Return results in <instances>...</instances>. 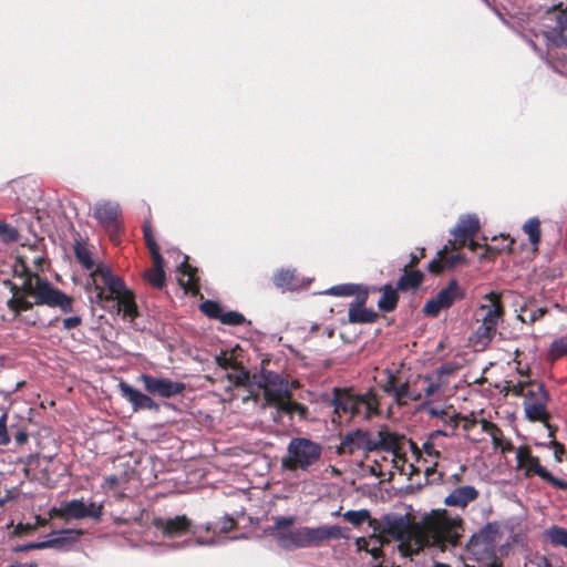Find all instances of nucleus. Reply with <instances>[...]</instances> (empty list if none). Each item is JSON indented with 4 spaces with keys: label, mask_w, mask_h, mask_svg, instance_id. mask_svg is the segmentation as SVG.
Returning <instances> with one entry per match:
<instances>
[{
    "label": "nucleus",
    "mask_w": 567,
    "mask_h": 567,
    "mask_svg": "<svg viewBox=\"0 0 567 567\" xmlns=\"http://www.w3.org/2000/svg\"><path fill=\"white\" fill-rule=\"evenodd\" d=\"M513 29L540 56L544 51L539 42L544 44L549 65L555 72L567 76V6L563 8L560 3L548 8L528 29Z\"/></svg>",
    "instance_id": "f257e3e1"
},
{
    "label": "nucleus",
    "mask_w": 567,
    "mask_h": 567,
    "mask_svg": "<svg viewBox=\"0 0 567 567\" xmlns=\"http://www.w3.org/2000/svg\"><path fill=\"white\" fill-rule=\"evenodd\" d=\"M23 271L25 277L20 287L8 281L12 297L7 301V307L14 316L22 311H29L34 306L58 308L64 315L74 311V299L71 296L54 287L47 278L31 272L24 266Z\"/></svg>",
    "instance_id": "f03ea898"
},
{
    "label": "nucleus",
    "mask_w": 567,
    "mask_h": 567,
    "mask_svg": "<svg viewBox=\"0 0 567 567\" xmlns=\"http://www.w3.org/2000/svg\"><path fill=\"white\" fill-rule=\"evenodd\" d=\"M155 528L163 537L168 539L186 536L181 542H171L164 544V548L181 549L192 546H215V537H204L203 526L194 525L186 515H176L174 517H159L154 519Z\"/></svg>",
    "instance_id": "7ed1b4c3"
},
{
    "label": "nucleus",
    "mask_w": 567,
    "mask_h": 567,
    "mask_svg": "<svg viewBox=\"0 0 567 567\" xmlns=\"http://www.w3.org/2000/svg\"><path fill=\"white\" fill-rule=\"evenodd\" d=\"M288 455L281 458V467L287 471H307L322 454V446L307 437H292L287 446Z\"/></svg>",
    "instance_id": "20e7f679"
},
{
    "label": "nucleus",
    "mask_w": 567,
    "mask_h": 567,
    "mask_svg": "<svg viewBox=\"0 0 567 567\" xmlns=\"http://www.w3.org/2000/svg\"><path fill=\"white\" fill-rule=\"evenodd\" d=\"M256 383L264 390V396L268 405H277L278 410L291 413L292 408H297V403L282 402L290 396L288 382L277 372L261 370Z\"/></svg>",
    "instance_id": "39448f33"
},
{
    "label": "nucleus",
    "mask_w": 567,
    "mask_h": 567,
    "mask_svg": "<svg viewBox=\"0 0 567 567\" xmlns=\"http://www.w3.org/2000/svg\"><path fill=\"white\" fill-rule=\"evenodd\" d=\"M410 518L406 514L390 512L379 518L369 520L373 533L388 535L396 540H403L410 532Z\"/></svg>",
    "instance_id": "423d86ee"
},
{
    "label": "nucleus",
    "mask_w": 567,
    "mask_h": 567,
    "mask_svg": "<svg viewBox=\"0 0 567 567\" xmlns=\"http://www.w3.org/2000/svg\"><path fill=\"white\" fill-rule=\"evenodd\" d=\"M461 519L451 517L446 511L439 513L430 523V533L435 545L455 544L460 537L457 528Z\"/></svg>",
    "instance_id": "0eeeda50"
},
{
    "label": "nucleus",
    "mask_w": 567,
    "mask_h": 567,
    "mask_svg": "<svg viewBox=\"0 0 567 567\" xmlns=\"http://www.w3.org/2000/svg\"><path fill=\"white\" fill-rule=\"evenodd\" d=\"M464 298V289L461 288L456 279H452L434 298H431L425 302L423 312L429 317L436 318L441 310L449 309L455 301Z\"/></svg>",
    "instance_id": "6e6552de"
},
{
    "label": "nucleus",
    "mask_w": 567,
    "mask_h": 567,
    "mask_svg": "<svg viewBox=\"0 0 567 567\" xmlns=\"http://www.w3.org/2000/svg\"><path fill=\"white\" fill-rule=\"evenodd\" d=\"M140 380L143 382L145 391L151 395H157L164 399H171L182 394L186 384L179 381H172L166 378H158L152 374L142 373Z\"/></svg>",
    "instance_id": "1a4fd4ad"
},
{
    "label": "nucleus",
    "mask_w": 567,
    "mask_h": 567,
    "mask_svg": "<svg viewBox=\"0 0 567 567\" xmlns=\"http://www.w3.org/2000/svg\"><path fill=\"white\" fill-rule=\"evenodd\" d=\"M516 458L519 465L526 467L527 473H533L537 475L543 481L550 484L557 489H567V481L554 476L549 471H547L543 465H540L538 457L532 455L526 447H518L516 452Z\"/></svg>",
    "instance_id": "9d476101"
},
{
    "label": "nucleus",
    "mask_w": 567,
    "mask_h": 567,
    "mask_svg": "<svg viewBox=\"0 0 567 567\" xmlns=\"http://www.w3.org/2000/svg\"><path fill=\"white\" fill-rule=\"evenodd\" d=\"M81 532L73 529H59L52 530L45 540L42 542H29L14 547V551H25L32 549H44V548H64L71 543L76 542L78 536Z\"/></svg>",
    "instance_id": "9b49d317"
},
{
    "label": "nucleus",
    "mask_w": 567,
    "mask_h": 567,
    "mask_svg": "<svg viewBox=\"0 0 567 567\" xmlns=\"http://www.w3.org/2000/svg\"><path fill=\"white\" fill-rule=\"evenodd\" d=\"M355 451H363L365 453L375 452L374 439L371 437L368 430L357 429L348 432L337 446V453L339 455H352Z\"/></svg>",
    "instance_id": "f8f14e48"
},
{
    "label": "nucleus",
    "mask_w": 567,
    "mask_h": 567,
    "mask_svg": "<svg viewBox=\"0 0 567 567\" xmlns=\"http://www.w3.org/2000/svg\"><path fill=\"white\" fill-rule=\"evenodd\" d=\"M62 512L66 517L74 519L92 518L100 522L103 516V504L95 502L85 504L83 498H74L63 505Z\"/></svg>",
    "instance_id": "ddd939ff"
},
{
    "label": "nucleus",
    "mask_w": 567,
    "mask_h": 567,
    "mask_svg": "<svg viewBox=\"0 0 567 567\" xmlns=\"http://www.w3.org/2000/svg\"><path fill=\"white\" fill-rule=\"evenodd\" d=\"M101 277L104 286L107 288L110 299L116 301L123 296H127L131 291L121 277L113 274L110 267L105 265H97L91 277Z\"/></svg>",
    "instance_id": "4468645a"
},
{
    "label": "nucleus",
    "mask_w": 567,
    "mask_h": 567,
    "mask_svg": "<svg viewBox=\"0 0 567 567\" xmlns=\"http://www.w3.org/2000/svg\"><path fill=\"white\" fill-rule=\"evenodd\" d=\"M307 537V548L312 546H319L326 540L348 538L346 532L348 528L340 527L338 525L331 526H319V527H307L305 526Z\"/></svg>",
    "instance_id": "2eb2a0df"
},
{
    "label": "nucleus",
    "mask_w": 567,
    "mask_h": 567,
    "mask_svg": "<svg viewBox=\"0 0 567 567\" xmlns=\"http://www.w3.org/2000/svg\"><path fill=\"white\" fill-rule=\"evenodd\" d=\"M368 295V289H363L350 303L348 311V320L350 323H372L377 320L378 313L372 308L364 307Z\"/></svg>",
    "instance_id": "dca6fc26"
},
{
    "label": "nucleus",
    "mask_w": 567,
    "mask_h": 567,
    "mask_svg": "<svg viewBox=\"0 0 567 567\" xmlns=\"http://www.w3.org/2000/svg\"><path fill=\"white\" fill-rule=\"evenodd\" d=\"M118 389L121 395L131 403L133 411L136 412L140 410H159V405L150 395L141 392L140 390L135 389L127 382L121 381L118 384Z\"/></svg>",
    "instance_id": "f3484780"
},
{
    "label": "nucleus",
    "mask_w": 567,
    "mask_h": 567,
    "mask_svg": "<svg viewBox=\"0 0 567 567\" xmlns=\"http://www.w3.org/2000/svg\"><path fill=\"white\" fill-rule=\"evenodd\" d=\"M121 206L113 202H99L94 206V218L107 229L118 230Z\"/></svg>",
    "instance_id": "a211bd4d"
},
{
    "label": "nucleus",
    "mask_w": 567,
    "mask_h": 567,
    "mask_svg": "<svg viewBox=\"0 0 567 567\" xmlns=\"http://www.w3.org/2000/svg\"><path fill=\"white\" fill-rule=\"evenodd\" d=\"M353 401L355 402L353 417L368 420L379 412V400L373 390H368L361 394L353 393Z\"/></svg>",
    "instance_id": "6ab92c4d"
},
{
    "label": "nucleus",
    "mask_w": 567,
    "mask_h": 567,
    "mask_svg": "<svg viewBox=\"0 0 567 567\" xmlns=\"http://www.w3.org/2000/svg\"><path fill=\"white\" fill-rule=\"evenodd\" d=\"M329 402L334 409V414L339 417L347 415L349 419H353L355 402L353 401V393L349 389L334 388Z\"/></svg>",
    "instance_id": "aec40b11"
},
{
    "label": "nucleus",
    "mask_w": 567,
    "mask_h": 567,
    "mask_svg": "<svg viewBox=\"0 0 567 567\" xmlns=\"http://www.w3.org/2000/svg\"><path fill=\"white\" fill-rule=\"evenodd\" d=\"M480 219L475 214L461 215L458 223L450 230V233L458 240L464 243L472 239L480 230Z\"/></svg>",
    "instance_id": "412c9836"
},
{
    "label": "nucleus",
    "mask_w": 567,
    "mask_h": 567,
    "mask_svg": "<svg viewBox=\"0 0 567 567\" xmlns=\"http://www.w3.org/2000/svg\"><path fill=\"white\" fill-rule=\"evenodd\" d=\"M275 538L277 544L286 550L307 548L305 527L277 532Z\"/></svg>",
    "instance_id": "4be33fe9"
},
{
    "label": "nucleus",
    "mask_w": 567,
    "mask_h": 567,
    "mask_svg": "<svg viewBox=\"0 0 567 567\" xmlns=\"http://www.w3.org/2000/svg\"><path fill=\"white\" fill-rule=\"evenodd\" d=\"M478 497V491L471 485L454 488L444 499V504L451 507H466Z\"/></svg>",
    "instance_id": "5701e85b"
},
{
    "label": "nucleus",
    "mask_w": 567,
    "mask_h": 567,
    "mask_svg": "<svg viewBox=\"0 0 567 567\" xmlns=\"http://www.w3.org/2000/svg\"><path fill=\"white\" fill-rule=\"evenodd\" d=\"M484 299L491 301V305H481L480 309L485 310L482 322L497 328V324L503 316V309L497 301L498 297L495 292H489L484 296Z\"/></svg>",
    "instance_id": "b1692460"
},
{
    "label": "nucleus",
    "mask_w": 567,
    "mask_h": 567,
    "mask_svg": "<svg viewBox=\"0 0 567 567\" xmlns=\"http://www.w3.org/2000/svg\"><path fill=\"white\" fill-rule=\"evenodd\" d=\"M375 452L384 451L394 453L398 449L396 435L391 432L386 426H382L378 431V439H374Z\"/></svg>",
    "instance_id": "393cba45"
},
{
    "label": "nucleus",
    "mask_w": 567,
    "mask_h": 567,
    "mask_svg": "<svg viewBox=\"0 0 567 567\" xmlns=\"http://www.w3.org/2000/svg\"><path fill=\"white\" fill-rule=\"evenodd\" d=\"M144 279L155 289H162L166 284V275L164 271V262H153V267L144 271Z\"/></svg>",
    "instance_id": "a878e982"
},
{
    "label": "nucleus",
    "mask_w": 567,
    "mask_h": 567,
    "mask_svg": "<svg viewBox=\"0 0 567 567\" xmlns=\"http://www.w3.org/2000/svg\"><path fill=\"white\" fill-rule=\"evenodd\" d=\"M424 275L419 269L405 271L398 280L396 289L400 291L416 290L423 282Z\"/></svg>",
    "instance_id": "bb28decb"
},
{
    "label": "nucleus",
    "mask_w": 567,
    "mask_h": 567,
    "mask_svg": "<svg viewBox=\"0 0 567 567\" xmlns=\"http://www.w3.org/2000/svg\"><path fill=\"white\" fill-rule=\"evenodd\" d=\"M382 296L378 301V307L383 312H391L396 308L399 301L398 289L386 284L382 288Z\"/></svg>",
    "instance_id": "cd10ccee"
},
{
    "label": "nucleus",
    "mask_w": 567,
    "mask_h": 567,
    "mask_svg": "<svg viewBox=\"0 0 567 567\" xmlns=\"http://www.w3.org/2000/svg\"><path fill=\"white\" fill-rule=\"evenodd\" d=\"M525 416L527 420L535 421H547L548 412L546 409L547 402H544L543 399H538L537 403H523Z\"/></svg>",
    "instance_id": "c85d7f7f"
},
{
    "label": "nucleus",
    "mask_w": 567,
    "mask_h": 567,
    "mask_svg": "<svg viewBox=\"0 0 567 567\" xmlns=\"http://www.w3.org/2000/svg\"><path fill=\"white\" fill-rule=\"evenodd\" d=\"M274 284L278 288L295 290L299 287L295 270L280 269L274 275Z\"/></svg>",
    "instance_id": "c756f323"
},
{
    "label": "nucleus",
    "mask_w": 567,
    "mask_h": 567,
    "mask_svg": "<svg viewBox=\"0 0 567 567\" xmlns=\"http://www.w3.org/2000/svg\"><path fill=\"white\" fill-rule=\"evenodd\" d=\"M113 308L116 310L117 313L123 312L125 317H130L131 319H134L138 315L132 290L128 292L127 296L125 295L123 296V298L117 299L113 303Z\"/></svg>",
    "instance_id": "7c9ffc66"
},
{
    "label": "nucleus",
    "mask_w": 567,
    "mask_h": 567,
    "mask_svg": "<svg viewBox=\"0 0 567 567\" xmlns=\"http://www.w3.org/2000/svg\"><path fill=\"white\" fill-rule=\"evenodd\" d=\"M363 289H367V287L362 285L357 284H341L337 286H332L328 288L327 290L322 291V295H330L336 297H349V296H357L360 293Z\"/></svg>",
    "instance_id": "2f4dec72"
},
{
    "label": "nucleus",
    "mask_w": 567,
    "mask_h": 567,
    "mask_svg": "<svg viewBox=\"0 0 567 567\" xmlns=\"http://www.w3.org/2000/svg\"><path fill=\"white\" fill-rule=\"evenodd\" d=\"M522 229L528 236L530 245L537 249L542 240L540 220L537 217H532L523 225Z\"/></svg>",
    "instance_id": "473e14b6"
},
{
    "label": "nucleus",
    "mask_w": 567,
    "mask_h": 567,
    "mask_svg": "<svg viewBox=\"0 0 567 567\" xmlns=\"http://www.w3.org/2000/svg\"><path fill=\"white\" fill-rule=\"evenodd\" d=\"M497 328L489 324L481 323L473 333V340L476 344L485 348L494 339Z\"/></svg>",
    "instance_id": "72a5a7b5"
},
{
    "label": "nucleus",
    "mask_w": 567,
    "mask_h": 567,
    "mask_svg": "<svg viewBox=\"0 0 567 567\" xmlns=\"http://www.w3.org/2000/svg\"><path fill=\"white\" fill-rule=\"evenodd\" d=\"M545 536L553 546H560L567 549V528L553 525L545 530Z\"/></svg>",
    "instance_id": "f704fd0d"
},
{
    "label": "nucleus",
    "mask_w": 567,
    "mask_h": 567,
    "mask_svg": "<svg viewBox=\"0 0 567 567\" xmlns=\"http://www.w3.org/2000/svg\"><path fill=\"white\" fill-rule=\"evenodd\" d=\"M202 526H203V532L213 533L212 537H215V539H218L216 536L217 533L227 534L229 530H231L236 526V522L234 520L233 517L225 515L224 520L221 522L220 525L215 524V523H207Z\"/></svg>",
    "instance_id": "c9c22d12"
},
{
    "label": "nucleus",
    "mask_w": 567,
    "mask_h": 567,
    "mask_svg": "<svg viewBox=\"0 0 567 567\" xmlns=\"http://www.w3.org/2000/svg\"><path fill=\"white\" fill-rule=\"evenodd\" d=\"M422 406L426 410L430 416L440 419L443 424L450 425L452 427L457 425L456 416L450 414L445 409L439 406H429L426 402L423 403Z\"/></svg>",
    "instance_id": "e433bc0d"
},
{
    "label": "nucleus",
    "mask_w": 567,
    "mask_h": 567,
    "mask_svg": "<svg viewBox=\"0 0 567 567\" xmlns=\"http://www.w3.org/2000/svg\"><path fill=\"white\" fill-rule=\"evenodd\" d=\"M342 516L346 522L350 523L354 527L361 526L363 523H365V522L369 523V520L373 519V518H371L370 511L365 509V508L358 509V511L350 509V511H347L346 513H343Z\"/></svg>",
    "instance_id": "4c0bfd02"
},
{
    "label": "nucleus",
    "mask_w": 567,
    "mask_h": 567,
    "mask_svg": "<svg viewBox=\"0 0 567 567\" xmlns=\"http://www.w3.org/2000/svg\"><path fill=\"white\" fill-rule=\"evenodd\" d=\"M499 534V525L497 522H488L477 534L485 545H491L496 542Z\"/></svg>",
    "instance_id": "58836bf2"
},
{
    "label": "nucleus",
    "mask_w": 567,
    "mask_h": 567,
    "mask_svg": "<svg viewBox=\"0 0 567 567\" xmlns=\"http://www.w3.org/2000/svg\"><path fill=\"white\" fill-rule=\"evenodd\" d=\"M74 255L78 261L86 270H90L94 267V260L92 258L90 250L79 241H76L74 245Z\"/></svg>",
    "instance_id": "ea45409f"
},
{
    "label": "nucleus",
    "mask_w": 567,
    "mask_h": 567,
    "mask_svg": "<svg viewBox=\"0 0 567 567\" xmlns=\"http://www.w3.org/2000/svg\"><path fill=\"white\" fill-rule=\"evenodd\" d=\"M548 355L553 360L567 355V334L553 340L548 350Z\"/></svg>",
    "instance_id": "a19ab883"
},
{
    "label": "nucleus",
    "mask_w": 567,
    "mask_h": 567,
    "mask_svg": "<svg viewBox=\"0 0 567 567\" xmlns=\"http://www.w3.org/2000/svg\"><path fill=\"white\" fill-rule=\"evenodd\" d=\"M392 395L399 405L403 404L406 400L417 401V396H413L408 382L393 388Z\"/></svg>",
    "instance_id": "79ce46f5"
},
{
    "label": "nucleus",
    "mask_w": 567,
    "mask_h": 567,
    "mask_svg": "<svg viewBox=\"0 0 567 567\" xmlns=\"http://www.w3.org/2000/svg\"><path fill=\"white\" fill-rule=\"evenodd\" d=\"M543 399L544 402H548L549 395L545 390L543 383H537L536 389H530L524 394L523 403H537L538 399Z\"/></svg>",
    "instance_id": "37998d69"
},
{
    "label": "nucleus",
    "mask_w": 567,
    "mask_h": 567,
    "mask_svg": "<svg viewBox=\"0 0 567 567\" xmlns=\"http://www.w3.org/2000/svg\"><path fill=\"white\" fill-rule=\"evenodd\" d=\"M200 311L212 319H218L220 321V317L223 316L221 306L214 300H205L200 305Z\"/></svg>",
    "instance_id": "c03bdc74"
},
{
    "label": "nucleus",
    "mask_w": 567,
    "mask_h": 567,
    "mask_svg": "<svg viewBox=\"0 0 567 567\" xmlns=\"http://www.w3.org/2000/svg\"><path fill=\"white\" fill-rule=\"evenodd\" d=\"M177 271L181 272L183 276L188 277L187 284L190 288H193L197 285V278H196L197 269L193 268L190 265H188V256L184 255L183 261L177 267Z\"/></svg>",
    "instance_id": "a18cd8bd"
},
{
    "label": "nucleus",
    "mask_w": 567,
    "mask_h": 567,
    "mask_svg": "<svg viewBox=\"0 0 567 567\" xmlns=\"http://www.w3.org/2000/svg\"><path fill=\"white\" fill-rule=\"evenodd\" d=\"M220 322L223 324L233 326V327L241 326L244 323H250V321L246 320L244 315H241L238 311H233V310L223 312V316L220 317Z\"/></svg>",
    "instance_id": "49530a36"
},
{
    "label": "nucleus",
    "mask_w": 567,
    "mask_h": 567,
    "mask_svg": "<svg viewBox=\"0 0 567 567\" xmlns=\"http://www.w3.org/2000/svg\"><path fill=\"white\" fill-rule=\"evenodd\" d=\"M378 533H373L370 535V547H367V553H369L374 560H378L382 556V546L383 542L380 536H377Z\"/></svg>",
    "instance_id": "de8ad7c7"
},
{
    "label": "nucleus",
    "mask_w": 567,
    "mask_h": 567,
    "mask_svg": "<svg viewBox=\"0 0 567 567\" xmlns=\"http://www.w3.org/2000/svg\"><path fill=\"white\" fill-rule=\"evenodd\" d=\"M295 520L296 518L293 516L277 517L274 526L269 527L267 532L275 536L277 532L286 530L287 527L293 525Z\"/></svg>",
    "instance_id": "09e8293b"
},
{
    "label": "nucleus",
    "mask_w": 567,
    "mask_h": 567,
    "mask_svg": "<svg viewBox=\"0 0 567 567\" xmlns=\"http://www.w3.org/2000/svg\"><path fill=\"white\" fill-rule=\"evenodd\" d=\"M0 237L6 243H13L19 239V231L6 221H0Z\"/></svg>",
    "instance_id": "8fccbe9b"
},
{
    "label": "nucleus",
    "mask_w": 567,
    "mask_h": 567,
    "mask_svg": "<svg viewBox=\"0 0 567 567\" xmlns=\"http://www.w3.org/2000/svg\"><path fill=\"white\" fill-rule=\"evenodd\" d=\"M546 312H547V308L540 307V308H537L536 310L530 311L528 316L518 315L517 318L522 322L532 324L535 321H537L538 319H540Z\"/></svg>",
    "instance_id": "3c124183"
},
{
    "label": "nucleus",
    "mask_w": 567,
    "mask_h": 567,
    "mask_svg": "<svg viewBox=\"0 0 567 567\" xmlns=\"http://www.w3.org/2000/svg\"><path fill=\"white\" fill-rule=\"evenodd\" d=\"M228 379L233 381L236 385H246L250 381V373L249 371L241 369L236 374H228Z\"/></svg>",
    "instance_id": "603ef678"
},
{
    "label": "nucleus",
    "mask_w": 567,
    "mask_h": 567,
    "mask_svg": "<svg viewBox=\"0 0 567 567\" xmlns=\"http://www.w3.org/2000/svg\"><path fill=\"white\" fill-rule=\"evenodd\" d=\"M7 419H8L7 413H3L0 416V445H3V446L8 445L11 440L8 434V430H7Z\"/></svg>",
    "instance_id": "864d4df0"
},
{
    "label": "nucleus",
    "mask_w": 567,
    "mask_h": 567,
    "mask_svg": "<svg viewBox=\"0 0 567 567\" xmlns=\"http://www.w3.org/2000/svg\"><path fill=\"white\" fill-rule=\"evenodd\" d=\"M94 289L96 291V293H95V301L102 308H106L105 305H104L105 302H111V301L113 302V300L110 299L109 293L106 295L104 289L101 286H99L97 284H94Z\"/></svg>",
    "instance_id": "5fc2aeb1"
},
{
    "label": "nucleus",
    "mask_w": 567,
    "mask_h": 567,
    "mask_svg": "<svg viewBox=\"0 0 567 567\" xmlns=\"http://www.w3.org/2000/svg\"><path fill=\"white\" fill-rule=\"evenodd\" d=\"M82 323V317L80 315H74L62 320V328L64 330H72L78 328Z\"/></svg>",
    "instance_id": "6e6d98bb"
},
{
    "label": "nucleus",
    "mask_w": 567,
    "mask_h": 567,
    "mask_svg": "<svg viewBox=\"0 0 567 567\" xmlns=\"http://www.w3.org/2000/svg\"><path fill=\"white\" fill-rule=\"evenodd\" d=\"M422 450L424 451V453L430 456V457H434V458H439L441 456V453L435 450L434 447V443H433V440L429 439L423 443L422 445Z\"/></svg>",
    "instance_id": "4d7b16f0"
},
{
    "label": "nucleus",
    "mask_w": 567,
    "mask_h": 567,
    "mask_svg": "<svg viewBox=\"0 0 567 567\" xmlns=\"http://www.w3.org/2000/svg\"><path fill=\"white\" fill-rule=\"evenodd\" d=\"M146 246L150 249L153 262H156L157 258H159V262H164V258L159 252V248L156 240H148V243H146Z\"/></svg>",
    "instance_id": "13d9d810"
},
{
    "label": "nucleus",
    "mask_w": 567,
    "mask_h": 567,
    "mask_svg": "<svg viewBox=\"0 0 567 567\" xmlns=\"http://www.w3.org/2000/svg\"><path fill=\"white\" fill-rule=\"evenodd\" d=\"M424 381L427 382V386L425 388L424 392L426 396L433 395L440 388V383L432 382L431 375H425Z\"/></svg>",
    "instance_id": "bf43d9fd"
},
{
    "label": "nucleus",
    "mask_w": 567,
    "mask_h": 567,
    "mask_svg": "<svg viewBox=\"0 0 567 567\" xmlns=\"http://www.w3.org/2000/svg\"><path fill=\"white\" fill-rule=\"evenodd\" d=\"M463 261H465V257L463 255L456 254V255H452V256L447 257L445 259V265L449 268H452Z\"/></svg>",
    "instance_id": "052dcab7"
},
{
    "label": "nucleus",
    "mask_w": 567,
    "mask_h": 567,
    "mask_svg": "<svg viewBox=\"0 0 567 567\" xmlns=\"http://www.w3.org/2000/svg\"><path fill=\"white\" fill-rule=\"evenodd\" d=\"M32 530H34V526L30 523H27V524L19 523L14 528V533L18 535L28 534V533H31Z\"/></svg>",
    "instance_id": "680f3d73"
},
{
    "label": "nucleus",
    "mask_w": 567,
    "mask_h": 567,
    "mask_svg": "<svg viewBox=\"0 0 567 567\" xmlns=\"http://www.w3.org/2000/svg\"><path fill=\"white\" fill-rule=\"evenodd\" d=\"M13 436L18 445H23L24 443H27L29 434L25 430H18Z\"/></svg>",
    "instance_id": "e2e57ef3"
},
{
    "label": "nucleus",
    "mask_w": 567,
    "mask_h": 567,
    "mask_svg": "<svg viewBox=\"0 0 567 567\" xmlns=\"http://www.w3.org/2000/svg\"><path fill=\"white\" fill-rule=\"evenodd\" d=\"M215 361L220 368H224V369H227L230 363V359H228L225 353H220L219 355H216Z\"/></svg>",
    "instance_id": "0e129e2a"
},
{
    "label": "nucleus",
    "mask_w": 567,
    "mask_h": 567,
    "mask_svg": "<svg viewBox=\"0 0 567 567\" xmlns=\"http://www.w3.org/2000/svg\"><path fill=\"white\" fill-rule=\"evenodd\" d=\"M533 564L536 567H551L550 560L544 555L536 557Z\"/></svg>",
    "instance_id": "69168bd1"
},
{
    "label": "nucleus",
    "mask_w": 567,
    "mask_h": 567,
    "mask_svg": "<svg viewBox=\"0 0 567 567\" xmlns=\"http://www.w3.org/2000/svg\"><path fill=\"white\" fill-rule=\"evenodd\" d=\"M427 270L432 274H440L442 271V266L437 259H433L429 262Z\"/></svg>",
    "instance_id": "338daca9"
},
{
    "label": "nucleus",
    "mask_w": 567,
    "mask_h": 567,
    "mask_svg": "<svg viewBox=\"0 0 567 567\" xmlns=\"http://www.w3.org/2000/svg\"><path fill=\"white\" fill-rule=\"evenodd\" d=\"M355 544H357L359 550L367 551V547H370L371 540H370V537L369 538L359 537L357 539Z\"/></svg>",
    "instance_id": "774afa93"
}]
</instances>
